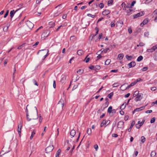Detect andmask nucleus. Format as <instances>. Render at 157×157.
I'll use <instances>...</instances> for the list:
<instances>
[{"mask_svg":"<svg viewBox=\"0 0 157 157\" xmlns=\"http://www.w3.org/2000/svg\"><path fill=\"white\" fill-rule=\"evenodd\" d=\"M35 111L34 113L33 112H31L30 113V117H29L28 113V112L26 113V117L27 120L28 121H31V120H36L38 118V116L37 114V108L35 107Z\"/></svg>","mask_w":157,"mask_h":157,"instance_id":"1","label":"nucleus"},{"mask_svg":"<svg viewBox=\"0 0 157 157\" xmlns=\"http://www.w3.org/2000/svg\"><path fill=\"white\" fill-rule=\"evenodd\" d=\"M55 8L57 9V11L55 12L54 14V16L57 17L60 14L63 13L62 9L61 7V5L56 7Z\"/></svg>","mask_w":157,"mask_h":157,"instance_id":"2","label":"nucleus"},{"mask_svg":"<svg viewBox=\"0 0 157 157\" xmlns=\"http://www.w3.org/2000/svg\"><path fill=\"white\" fill-rule=\"evenodd\" d=\"M53 146L52 145H50L48 147L45 149V152L46 153H48L51 152L53 149Z\"/></svg>","mask_w":157,"mask_h":157,"instance_id":"3","label":"nucleus"},{"mask_svg":"<svg viewBox=\"0 0 157 157\" xmlns=\"http://www.w3.org/2000/svg\"><path fill=\"white\" fill-rule=\"evenodd\" d=\"M143 94H139L136 97L135 99V101H140L143 98Z\"/></svg>","mask_w":157,"mask_h":157,"instance_id":"4","label":"nucleus"},{"mask_svg":"<svg viewBox=\"0 0 157 157\" xmlns=\"http://www.w3.org/2000/svg\"><path fill=\"white\" fill-rule=\"evenodd\" d=\"M144 11H141L133 15L134 18H136L137 17L142 16L144 15Z\"/></svg>","mask_w":157,"mask_h":157,"instance_id":"5","label":"nucleus"},{"mask_svg":"<svg viewBox=\"0 0 157 157\" xmlns=\"http://www.w3.org/2000/svg\"><path fill=\"white\" fill-rule=\"evenodd\" d=\"M26 25L30 29L33 28L34 26L33 23L28 20L26 21Z\"/></svg>","mask_w":157,"mask_h":157,"instance_id":"6","label":"nucleus"},{"mask_svg":"<svg viewBox=\"0 0 157 157\" xmlns=\"http://www.w3.org/2000/svg\"><path fill=\"white\" fill-rule=\"evenodd\" d=\"M22 126V124L21 122H20L18 124V129L17 131L18 133V134L20 136L21 134V128Z\"/></svg>","mask_w":157,"mask_h":157,"instance_id":"7","label":"nucleus"},{"mask_svg":"<svg viewBox=\"0 0 157 157\" xmlns=\"http://www.w3.org/2000/svg\"><path fill=\"white\" fill-rule=\"evenodd\" d=\"M121 6L123 10H126L128 8H130L129 6V4H127V5H126L125 3L123 2L121 4Z\"/></svg>","mask_w":157,"mask_h":157,"instance_id":"8","label":"nucleus"},{"mask_svg":"<svg viewBox=\"0 0 157 157\" xmlns=\"http://www.w3.org/2000/svg\"><path fill=\"white\" fill-rule=\"evenodd\" d=\"M124 122L122 121H119L117 125V127L119 128H123L124 127Z\"/></svg>","mask_w":157,"mask_h":157,"instance_id":"9","label":"nucleus"},{"mask_svg":"<svg viewBox=\"0 0 157 157\" xmlns=\"http://www.w3.org/2000/svg\"><path fill=\"white\" fill-rule=\"evenodd\" d=\"M127 85V84H124L123 85L120 87L121 89L122 90H124L126 89H128L129 88L131 87V86H130L129 85L128 86H125L124 88H123V87L125 86V85Z\"/></svg>","mask_w":157,"mask_h":157,"instance_id":"10","label":"nucleus"},{"mask_svg":"<svg viewBox=\"0 0 157 157\" xmlns=\"http://www.w3.org/2000/svg\"><path fill=\"white\" fill-rule=\"evenodd\" d=\"M21 8H19L16 11H14V10H11L10 12V16L11 17V18H12L13 16L15 13L18 10L20 9Z\"/></svg>","mask_w":157,"mask_h":157,"instance_id":"11","label":"nucleus"},{"mask_svg":"<svg viewBox=\"0 0 157 157\" xmlns=\"http://www.w3.org/2000/svg\"><path fill=\"white\" fill-rule=\"evenodd\" d=\"M110 12L111 11L110 10H106L102 12V14L103 15L106 16L109 14Z\"/></svg>","mask_w":157,"mask_h":157,"instance_id":"12","label":"nucleus"},{"mask_svg":"<svg viewBox=\"0 0 157 157\" xmlns=\"http://www.w3.org/2000/svg\"><path fill=\"white\" fill-rule=\"evenodd\" d=\"M66 78V76L65 75H62V78L60 80V82L62 83H64Z\"/></svg>","mask_w":157,"mask_h":157,"instance_id":"13","label":"nucleus"},{"mask_svg":"<svg viewBox=\"0 0 157 157\" xmlns=\"http://www.w3.org/2000/svg\"><path fill=\"white\" fill-rule=\"evenodd\" d=\"M109 121V122L108 124H107V125H108L110 123V121L109 120L108 121H106L105 120H104L102 121V122L101 123V127H102L104 125H106L107 123V122Z\"/></svg>","mask_w":157,"mask_h":157,"instance_id":"14","label":"nucleus"},{"mask_svg":"<svg viewBox=\"0 0 157 157\" xmlns=\"http://www.w3.org/2000/svg\"><path fill=\"white\" fill-rule=\"evenodd\" d=\"M50 32L48 31H46L44 32L42 35V36L43 37H47L48 35Z\"/></svg>","mask_w":157,"mask_h":157,"instance_id":"15","label":"nucleus"},{"mask_svg":"<svg viewBox=\"0 0 157 157\" xmlns=\"http://www.w3.org/2000/svg\"><path fill=\"white\" fill-rule=\"evenodd\" d=\"M136 65V63L135 62L132 61L129 63L128 65L129 66V68H131L134 67Z\"/></svg>","mask_w":157,"mask_h":157,"instance_id":"16","label":"nucleus"},{"mask_svg":"<svg viewBox=\"0 0 157 157\" xmlns=\"http://www.w3.org/2000/svg\"><path fill=\"white\" fill-rule=\"evenodd\" d=\"M147 105H146L145 106H142L139 108H136V109L135 110H134V111H139L141 110H143L144 109L145 107Z\"/></svg>","mask_w":157,"mask_h":157,"instance_id":"17","label":"nucleus"},{"mask_svg":"<svg viewBox=\"0 0 157 157\" xmlns=\"http://www.w3.org/2000/svg\"><path fill=\"white\" fill-rule=\"evenodd\" d=\"M77 53L78 55L81 56L83 53V52L82 50H78L77 51Z\"/></svg>","mask_w":157,"mask_h":157,"instance_id":"18","label":"nucleus"},{"mask_svg":"<svg viewBox=\"0 0 157 157\" xmlns=\"http://www.w3.org/2000/svg\"><path fill=\"white\" fill-rule=\"evenodd\" d=\"M128 10H126V12L128 13V15H130L131 13V12L133 11V10L132 9V8H128Z\"/></svg>","mask_w":157,"mask_h":157,"instance_id":"19","label":"nucleus"},{"mask_svg":"<svg viewBox=\"0 0 157 157\" xmlns=\"http://www.w3.org/2000/svg\"><path fill=\"white\" fill-rule=\"evenodd\" d=\"M76 133V132L74 130H72L70 132V135L73 137L75 136Z\"/></svg>","mask_w":157,"mask_h":157,"instance_id":"20","label":"nucleus"},{"mask_svg":"<svg viewBox=\"0 0 157 157\" xmlns=\"http://www.w3.org/2000/svg\"><path fill=\"white\" fill-rule=\"evenodd\" d=\"M61 152V150L60 149H59L58 151H57L56 154V157H59V156Z\"/></svg>","mask_w":157,"mask_h":157,"instance_id":"21","label":"nucleus"},{"mask_svg":"<svg viewBox=\"0 0 157 157\" xmlns=\"http://www.w3.org/2000/svg\"><path fill=\"white\" fill-rule=\"evenodd\" d=\"M58 104L59 105H61V107L62 108H63V107L64 106V103L63 102V101L62 100H60Z\"/></svg>","mask_w":157,"mask_h":157,"instance_id":"22","label":"nucleus"},{"mask_svg":"<svg viewBox=\"0 0 157 157\" xmlns=\"http://www.w3.org/2000/svg\"><path fill=\"white\" fill-rule=\"evenodd\" d=\"M126 103H125H125H124L121 106V107L120 108V109H121V110H123V109H124L126 107Z\"/></svg>","mask_w":157,"mask_h":157,"instance_id":"23","label":"nucleus"},{"mask_svg":"<svg viewBox=\"0 0 157 157\" xmlns=\"http://www.w3.org/2000/svg\"><path fill=\"white\" fill-rule=\"evenodd\" d=\"M109 49V48H106L105 49L102 48L101 49V50H102L101 53L103 52L104 53H106Z\"/></svg>","mask_w":157,"mask_h":157,"instance_id":"24","label":"nucleus"},{"mask_svg":"<svg viewBox=\"0 0 157 157\" xmlns=\"http://www.w3.org/2000/svg\"><path fill=\"white\" fill-rule=\"evenodd\" d=\"M87 132L89 135H91L92 134V130L90 128H88L87 131Z\"/></svg>","mask_w":157,"mask_h":157,"instance_id":"25","label":"nucleus"},{"mask_svg":"<svg viewBox=\"0 0 157 157\" xmlns=\"http://www.w3.org/2000/svg\"><path fill=\"white\" fill-rule=\"evenodd\" d=\"M124 56V55L122 53L119 54L118 55V57L119 59V60L121 59H123Z\"/></svg>","mask_w":157,"mask_h":157,"instance_id":"26","label":"nucleus"},{"mask_svg":"<svg viewBox=\"0 0 157 157\" xmlns=\"http://www.w3.org/2000/svg\"><path fill=\"white\" fill-rule=\"evenodd\" d=\"M156 155V153L155 151H152L151 154V157H154Z\"/></svg>","mask_w":157,"mask_h":157,"instance_id":"27","label":"nucleus"},{"mask_svg":"<svg viewBox=\"0 0 157 157\" xmlns=\"http://www.w3.org/2000/svg\"><path fill=\"white\" fill-rule=\"evenodd\" d=\"M35 131L34 130L33 132H32V134L31 135V136L30 137V140H32L33 138L34 135H35Z\"/></svg>","mask_w":157,"mask_h":157,"instance_id":"28","label":"nucleus"},{"mask_svg":"<svg viewBox=\"0 0 157 157\" xmlns=\"http://www.w3.org/2000/svg\"><path fill=\"white\" fill-rule=\"evenodd\" d=\"M112 106H110L108 109V110H107V112L108 113H111L112 112V111L113 110H112Z\"/></svg>","mask_w":157,"mask_h":157,"instance_id":"29","label":"nucleus"},{"mask_svg":"<svg viewBox=\"0 0 157 157\" xmlns=\"http://www.w3.org/2000/svg\"><path fill=\"white\" fill-rule=\"evenodd\" d=\"M125 57L128 60H131L132 59V57L131 56H128V55H126Z\"/></svg>","mask_w":157,"mask_h":157,"instance_id":"30","label":"nucleus"},{"mask_svg":"<svg viewBox=\"0 0 157 157\" xmlns=\"http://www.w3.org/2000/svg\"><path fill=\"white\" fill-rule=\"evenodd\" d=\"M143 59V57L140 56H139L137 59V60L138 62H140Z\"/></svg>","mask_w":157,"mask_h":157,"instance_id":"31","label":"nucleus"},{"mask_svg":"<svg viewBox=\"0 0 157 157\" xmlns=\"http://www.w3.org/2000/svg\"><path fill=\"white\" fill-rule=\"evenodd\" d=\"M111 60L110 59H107L106 60L105 62V64L106 65H108L110 63Z\"/></svg>","mask_w":157,"mask_h":157,"instance_id":"32","label":"nucleus"},{"mask_svg":"<svg viewBox=\"0 0 157 157\" xmlns=\"http://www.w3.org/2000/svg\"><path fill=\"white\" fill-rule=\"evenodd\" d=\"M136 2L135 1H133L132 2L131 4H129V6H130V8H132V7L133 6L134 4L136 3Z\"/></svg>","mask_w":157,"mask_h":157,"instance_id":"33","label":"nucleus"},{"mask_svg":"<svg viewBox=\"0 0 157 157\" xmlns=\"http://www.w3.org/2000/svg\"><path fill=\"white\" fill-rule=\"evenodd\" d=\"M9 26H5L3 28V31L4 32H6L8 29Z\"/></svg>","mask_w":157,"mask_h":157,"instance_id":"34","label":"nucleus"},{"mask_svg":"<svg viewBox=\"0 0 157 157\" xmlns=\"http://www.w3.org/2000/svg\"><path fill=\"white\" fill-rule=\"evenodd\" d=\"M49 25H51L50 27L51 28L55 26V24L53 22H50L49 23Z\"/></svg>","mask_w":157,"mask_h":157,"instance_id":"35","label":"nucleus"},{"mask_svg":"<svg viewBox=\"0 0 157 157\" xmlns=\"http://www.w3.org/2000/svg\"><path fill=\"white\" fill-rule=\"evenodd\" d=\"M145 138L144 136H142L141 137V142L142 143H143L145 141Z\"/></svg>","mask_w":157,"mask_h":157,"instance_id":"36","label":"nucleus"},{"mask_svg":"<svg viewBox=\"0 0 157 157\" xmlns=\"http://www.w3.org/2000/svg\"><path fill=\"white\" fill-rule=\"evenodd\" d=\"M113 93L111 92V93H110V94H109L108 95V98H109L111 99L112 98V97L113 96Z\"/></svg>","mask_w":157,"mask_h":157,"instance_id":"37","label":"nucleus"},{"mask_svg":"<svg viewBox=\"0 0 157 157\" xmlns=\"http://www.w3.org/2000/svg\"><path fill=\"white\" fill-rule=\"evenodd\" d=\"M135 121H132V122L131 123L130 128H132L133 127V126L135 124Z\"/></svg>","mask_w":157,"mask_h":157,"instance_id":"38","label":"nucleus"},{"mask_svg":"<svg viewBox=\"0 0 157 157\" xmlns=\"http://www.w3.org/2000/svg\"><path fill=\"white\" fill-rule=\"evenodd\" d=\"M101 68L100 66L98 65L94 67V70H99Z\"/></svg>","mask_w":157,"mask_h":157,"instance_id":"39","label":"nucleus"},{"mask_svg":"<svg viewBox=\"0 0 157 157\" xmlns=\"http://www.w3.org/2000/svg\"><path fill=\"white\" fill-rule=\"evenodd\" d=\"M149 35V32H146L144 33V36L145 37H148Z\"/></svg>","mask_w":157,"mask_h":157,"instance_id":"40","label":"nucleus"},{"mask_svg":"<svg viewBox=\"0 0 157 157\" xmlns=\"http://www.w3.org/2000/svg\"><path fill=\"white\" fill-rule=\"evenodd\" d=\"M153 49L152 48L150 49H147V52H152L154 51Z\"/></svg>","mask_w":157,"mask_h":157,"instance_id":"41","label":"nucleus"},{"mask_svg":"<svg viewBox=\"0 0 157 157\" xmlns=\"http://www.w3.org/2000/svg\"><path fill=\"white\" fill-rule=\"evenodd\" d=\"M139 93V92L138 91H135L134 92V93L133 94V96L136 97V96H137V95Z\"/></svg>","mask_w":157,"mask_h":157,"instance_id":"42","label":"nucleus"},{"mask_svg":"<svg viewBox=\"0 0 157 157\" xmlns=\"http://www.w3.org/2000/svg\"><path fill=\"white\" fill-rule=\"evenodd\" d=\"M46 52H47V54L45 55H44V58L43 59V60H44L48 55V50H47Z\"/></svg>","mask_w":157,"mask_h":157,"instance_id":"43","label":"nucleus"},{"mask_svg":"<svg viewBox=\"0 0 157 157\" xmlns=\"http://www.w3.org/2000/svg\"><path fill=\"white\" fill-rule=\"evenodd\" d=\"M142 125L141 124H136L135 125V126L136 128H140V127L142 126Z\"/></svg>","mask_w":157,"mask_h":157,"instance_id":"44","label":"nucleus"},{"mask_svg":"<svg viewBox=\"0 0 157 157\" xmlns=\"http://www.w3.org/2000/svg\"><path fill=\"white\" fill-rule=\"evenodd\" d=\"M33 83L35 85H36V86H38V83H37L36 82V81L35 80V79H33Z\"/></svg>","mask_w":157,"mask_h":157,"instance_id":"45","label":"nucleus"},{"mask_svg":"<svg viewBox=\"0 0 157 157\" xmlns=\"http://www.w3.org/2000/svg\"><path fill=\"white\" fill-rule=\"evenodd\" d=\"M155 117H153L151 120L150 122L151 123H153L155 122Z\"/></svg>","mask_w":157,"mask_h":157,"instance_id":"46","label":"nucleus"},{"mask_svg":"<svg viewBox=\"0 0 157 157\" xmlns=\"http://www.w3.org/2000/svg\"><path fill=\"white\" fill-rule=\"evenodd\" d=\"M108 105H109V102H108V101H106L105 103V105H104L105 107H104V108H106L107 107H108Z\"/></svg>","mask_w":157,"mask_h":157,"instance_id":"47","label":"nucleus"},{"mask_svg":"<svg viewBox=\"0 0 157 157\" xmlns=\"http://www.w3.org/2000/svg\"><path fill=\"white\" fill-rule=\"evenodd\" d=\"M87 16L89 17H91L92 18H94L95 17L94 15H92L90 13H88L87 14Z\"/></svg>","mask_w":157,"mask_h":157,"instance_id":"48","label":"nucleus"},{"mask_svg":"<svg viewBox=\"0 0 157 157\" xmlns=\"http://www.w3.org/2000/svg\"><path fill=\"white\" fill-rule=\"evenodd\" d=\"M94 148L95 149L96 151H97L98 147V145L97 144H95L94 146Z\"/></svg>","mask_w":157,"mask_h":157,"instance_id":"49","label":"nucleus"},{"mask_svg":"<svg viewBox=\"0 0 157 157\" xmlns=\"http://www.w3.org/2000/svg\"><path fill=\"white\" fill-rule=\"evenodd\" d=\"M99 7L101 9L103 8L104 7V4L102 3H100L99 5Z\"/></svg>","mask_w":157,"mask_h":157,"instance_id":"50","label":"nucleus"},{"mask_svg":"<svg viewBox=\"0 0 157 157\" xmlns=\"http://www.w3.org/2000/svg\"><path fill=\"white\" fill-rule=\"evenodd\" d=\"M119 86L118 83H115L113 85V87H117Z\"/></svg>","mask_w":157,"mask_h":157,"instance_id":"51","label":"nucleus"},{"mask_svg":"<svg viewBox=\"0 0 157 157\" xmlns=\"http://www.w3.org/2000/svg\"><path fill=\"white\" fill-rule=\"evenodd\" d=\"M148 21L147 19H144L143 21V24H144V25L146 24L148 22Z\"/></svg>","mask_w":157,"mask_h":157,"instance_id":"52","label":"nucleus"},{"mask_svg":"<svg viewBox=\"0 0 157 157\" xmlns=\"http://www.w3.org/2000/svg\"><path fill=\"white\" fill-rule=\"evenodd\" d=\"M118 70H112L110 71V72H113V73H117L118 72Z\"/></svg>","mask_w":157,"mask_h":157,"instance_id":"53","label":"nucleus"},{"mask_svg":"<svg viewBox=\"0 0 157 157\" xmlns=\"http://www.w3.org/2000/svg\"><path fill=\"white\" fill-rule=\"evenodd\" d=\"M70 39L71 40H75V36H71L70 37Z\"/></svg>","mask_w":157,"mask_h":157,"instance_id":"54","label":"nucleus"},{"mask_svg":"<svg viewBox=\"0 0 157 157\" xmlns=\"http://www.w3.org/2000/svg\"><path fill=\"white\" fill-rule=\"evenodd\" d=\"M113 2V0H110L108 1V4H112Z\"/></svg>","mask_w":157,"mask_h":157,"instance_id":"55","label":"nucleus"},{"mask_svg":"<svg viewBox=\"0 0 157 157\" xmlns=\"http://www.w3.org/2000/svg\"><path fill=\"white\" fill-rule=\"evenodd\" d=\"M136 84V82H132L130 84V86H134V85H135Z\"/></svg>","mask_w":157,"mask_h":157,"instance_id":"56","label":"nucleus"},{"mask_svg":"<svg viewBox=\"0 0 157 157\" xmlns=\"http://www.w3.org/2000/svg\"><path fill=\"white\" fill-rule=\"evenodd\" d=\"M148 68L147 67H144L142 69V70L144 71H146L147 70Z\"/></svg>","mask_w":157,"mask_h":157,"instance_id":"57","label":"nucleus"},{"mask_svg":"<svg viewBox=\"0 0 157 157\" xmlns=\"http://www.w3.org/2000/svg\"><path fill=\"white\" fill-rule=\"evenodd\" d=\"M9 10H7V11L6 12V13L4 15V17L5 18L8 15V13H9Z\"/></svg>","mask_w":157,"mask_h":157,"instance_id":"58","label":"nucleus"},{"mask_svg":"<svg viewBox=\"0 0 157 157\" xmlns=\"http://www.w3.org/2000/svg\"><path fill=\"white\" fill-rule=\"evenodd\" d=\"M139 45L140 46H143L145 45V44L143 42H140L139 44Z\"/></svg>","mask_w":157,"mask_h":157,"instance_id":"59","label":"nucleus"},{"mask_svg":"<svg viewBox=\"0 0 157 157\" xmlns=\"http://www.w3.org/2000/svg\"><path fill=\"white\" fill-rule=\"evenodd\" d=\"M53 86L54 88H56V82L55 80H54L53 81Z\"/></svg>","mask_w":157,"mask_h":157,"instance_id":"60","label":"nucleus"},{"mask_svg":"<svg viewBox=\"0 0 157 157\" xmlns=\"http://www.w3.org/2000/svg\"><path fill=\"white\" fill-rule=\"evenodd\" d=\"M112 136L113 137H117L118 136V135L117 134L114 133L112 134Z\"/></svg>","mask_w":157,"mask_h":157,"instance_id":"61","label":"nucleus"},{"mask_svg":"<svg viewBox=\"0 0 157 157\" xmlns=\"http://www.w3.org/2000/svg\"><path fill=\"white\" fill-rule=\"evenodd\" d=\"M151 89L152 91H155L156 90V88L155 87H151Z\"/></svg>","mask_w":157,"mask_h":157,"instance_id":"62","label":"nucleus"},{"mask_svg":"<svg viewBox=\"0 0 157 157\" xmlns=\"http://www.w3.org/2000/svg\"><path fill=\"white\" fill-rule=\"evenodd\" d=\"M130 95V94L128 93L127 94H125L124 97L125 98H127Z\"/></svg>","mask_w":157,"mask_h":157,"instance_id":"63","label":"nucleus"},{"mask_svg":"<svg viewBox=\"0 0 157 157\" xmlns=\"http://www.w3.org/2000/svg\"><path fill=\"white\" fill-rule=\"evenodd\" d=\"M152 48L153 49L154 51H155L156 49H157V44L153 46Z\"/></svg>","mask_w":157,"mask_h":157,"instance_id":"64","label":"nucleus"}]
</instances>
